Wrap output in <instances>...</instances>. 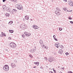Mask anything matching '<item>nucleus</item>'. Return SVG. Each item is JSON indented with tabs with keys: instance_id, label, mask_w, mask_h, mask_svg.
Returning a JSON list of instances; mask_svg holds the SVG:
<instances>
[{
	"instance_id": "nucleus-52",
	"label": "nucleus",
	"mask_w": 73,
	"mask_h": 73,
	"mask_svg": "<svg viewBox=\"0 0 73 73\" xmlns=\"http://www.w3.org/2000/svg\"><path fill=\"white\" fill-rule=\"evenodd\" d=\"M22 36L23 37H24V35H23Z\"/></svg>"
},
{
	"instance_id": "nucleus-57",
	"label": "nucleus",
	"mask_w": 73,
	"mask_h": 73,
	"mask_svg": "<svg viewBox=\"0 0 73 73\" xmlns=\"http://www.w3.org/2000/svg\"><path fill=\"white\" fill-rule=\"evenodd\" d=\"M61 68H62V69H64V67Z\"/></svg>"
},
{
	"instance_id": "nucleus-41",
	"label": "nucleus",
	"mask_w": 73,
	"mask_h": 73,
	"mask_svg": "<svg viewBox=\"0 0 73 73\" xmlns=\"http://www.w3.org/2000/svg\"><path fill=\"white\" fill-rule=\"evenodd\" d=\"M17 0H11L12 1H16Z\"/></svg>"
},
{
	"instance_id": "nucleus-15",
	"label": "nucleus",
	"mask_w": 73,
	"mask_h": 73,
	"mask_svg": "<svg viewBox=\"0 0 73 73\" xmlns=\"http://www.w3.org/2000/svg\"><path fill=\"white\" fill-rule=\"evenodd\" d=\"M9 32L10 33H13L14 31L13 30H9Z\"/></svg>"
},
{
	"instance_id": "nucleus-3",
	"label": "nucleus",
	"mask_w": 73,
	"mask_h": 73,
	"mask_svg": "<svg viewBox=\"0 0 73 73\" xmlns=\"http://www.w3.org/2000/svg\"><path fill=\"white\" fill-rule=\"evenodd\" d=\"M16 7L17 9H18L21 10L22 9L21 7H22V6L21 5H16Z\"/></svg>"
},
{
	"instance_id": "nucleus-13",
	"label": "nucleus",
	"mask_w": 73,
	"mask_h": 73,
	"mask_svg": "<svg viewBox=\"0 0 73 73\" xmlns=\"http://www.w3.org/2000/svg\"><path fill=\"white\" fill-rule=\"evenodd\" d=\"M56 11H61V10L60 9H59V8L58 7H56Z\"/></svg>"
},
{
	"instance_id": "nucleus-18",
	"label": "nucleus",
	"mask_w": 73,
	"mask_h": 73,
	"mask_svg": "<svg viewBox=\"0 0 73 73\" xmlns=\"http://www.w3.org/2000/svg\"><path fill=\"white\" fill-rule=\"evenodd\" d=\"M3 70H5V71H7L6 70H7V69H6V68H5V66H4L3 67Z\"/></svg>"
},
{
	"instance_id": "nucleus-26",
	"label": "nucleus",
	"mask_w": 73,
	"mask_h": 73,
	"mask_svg": "<svg viewBox=\"0 0 73 73\" xmlns=\"http://www.w3.org/2000/svg\"><path fill=\"white\" fill-rule=\"evenodd\" d=\"M54 40H55V41H58V39H57L56 38H54Z\"/></svg>"
},
{
	"instance_id": "nucleus-1",
	"label": "nucleus",
	"mask_w": 73,
	"mask_h": 73,
	"mask_svg": "<svg viewBox=\"0 0 73 73\" xmlns=\"http://www.w3.org/2000/svg\"><path fill=\"white\" fill-rule=\"evenodd\" d=\"M9 46H10L11 48H15L16 46V44L13 42H11L9 44Z\"/></svg>"
},
{
	"instance_id": "nucleus-64",
	"label": "nucleus",
	"mask_w": 73,
	"mask_h": 73,
	"mask_svg": "<svg viewBox=\"0 0 73 73\" xmlns=\"http://www.w3.org/2000/svg\"><path fill=\"white\" fill-rule=\"evenodd\" d=\"M15 62L16 63H17V62L16 61V62Z\"/></svg>"
},
{
	"instance_id": "nucleus-47",
	"label": "nucleus",
	"mask_w": 73,
	"mask_h": 73,
	"mask_svg": "<svg viewBox=\"0 0 73 73\" xmlns=\"http://www.w3.org/2000/svg\"><path fill=\"white\" fill-rule=\"evenodd\" d=\"M7 0H3V3H4L5 1Z\"/></svg>"
},
{
	"instance_id": "nucleus-45",
	"label": "nucleus",
	"mask_w": 73,
	"mask_h": 73,
	"mask_svg": "<svg viewBox=\"0 0 73 73\" xmlns=\"http://www.w3.org/2000/svg\"><path fill=\"white\" fill-rule=\"evenodd\" d=\"M55 46H56V47L57 48H58V45L56 46L55 45Z\"/></svg>"
},
{
	"instance_id": "nucleus-6",
	"label": "nucleus",
	"mask_w": 73,
	"mask_h": 73,
	"mask_svg": "<svg viewBox=\"0 0 73 73\" xmlns=\"http://www.w3.org/2000/svg\"><path fill=\"white\" fill-rule=\"evenodd\" d=\"M36 48H34L33 49H31V50H30V52L32 53H34L36 52Z\"/></svg>"
},
{
	"instance_id": "nucleus-17",
	"label": "nucleus",
	"mask_w": 73,
	"mask_h": 73,
	"mask_svg": "<svg viewBox=\"0 0 73 73\" xmlns=\"http://www.w3.org/2000/svg\"><path fill=\"white\" fill-rule=\"evenodd\" d=\"M22 26L23 27V29H24L25 28V25L24 24H23Z\"/></svg>"
},
{
	"instance_id": "nucleus-38",
	"label": "nucleus",
	"mask_w": 73,
	"mask_h": 73,
	"mask_svg": "<svg viewBox=\"0 0 73 73\" xmlns=\"http://www.w3.org/2000/svg\"><path fill=\"white\" fill-rule=\"evenodd\" d=\"M71 4V2L70 1H69L68 2V4H69V5H70V4Z\"/></svg>"
},
{
	"instance_id": "nucleus-11",
	"label": "nucleus",
	"mask_w": 73,
	"mask_h": 73,
	"mask_svg": "<svg viewBox=\"0 0 73 73\" xmlns=\"http://www.w3.org/2000/svg\"><path fill=\"white\" fill-rule=\"evenodd\" d=\"M5 16L6 17H9V14L8 13H6L5 14Z\"/></svg>"
},
{
	"instance_id": "nucleus-28",
	"label": "nucleus",
	"mask_w": 73,
	"mask_h": 73,
	"mask_svg": "<svg viewBox=\"0 0 73 73\" xmlns=\"http://www.w3.org/2000/svg\"><path fill=\"white\" fill-rule=\"evenodd\" d=\"M69 53L68 52H66L65 53V54H66V55L67 56V55H69Z\"/></svg>"
},
{
	"instance_id": "nucleus-21",
	"label": "nucleus",
	"mask_w": 73,
	"mask_h": 73,
	"mask_svg": "<svg viewBox=\"0 0 73 73\" xmlns=\"http://www.w3.org/2000/svg\"><path fill=\"white\" fill-rule=\"evenodd\" d=\"M43 42H42V40H40L39 41V43H40V44H42Z\"/></svg>"
},
{
	"instance_id": "nucleus-61",
	"label": "nucleus",
	"mask_w": 73,
	"mask_h": 73,
	"mask_svg": "<svg viewBox=\"0 0 73 73\" xmlns=\"http://www.w3.org/2000/svg\"><path fill=\"white\" fill-rule=\"evenodd\" d=\"M31 21H33V19H31Z\"/></svg>"
},
{
	"instance_id": "nucleus-9",
	"label": "nucleus",
	"mask_w": 73,
	"mask_h": 73,
	"mask_svg": "<svg viewBox=\"0 0 73 73\" xmlns=\"http://www.w3.org/2000/svg\"><path fill=\"white\" fill-rule=\"evenodd\" d=\"M13 12L15 13H17V10H16L15 9H13Z\"/></svg>"
},
{
	"instance_id": "nucleus-54",
	"label": "nucleus",
	"mask_w": 73,
	"mask_h": 73,
	"mask_svg": "<svg viewBox=\"0 0 73 73\" xmlns=\"http://www.w3.org/2000/svg\"><path fill=\"white\" fill-rule=\"evenodd\" d=\"M2 8H3V9L4 10V9H5V8L3 7H2Z\"/></svg>"
},
{
	"instance_id": "nucleus-58",
	"label": "nucleus",
	"mask_w": 73,
	"mask_h": 73,
	"mask_svg": "<svg viewBox=\"0 0 73 73\" xmlns=\"http://www.w3.org/2000/svg\"><path fill=\"white\" fill-rule=\"evenodd\" d=\"M46 48V49H48V48H46H46Z\"/></svg>"
},
{
	"instance_id": "nucleus-53",
	"label": "nucleus",
	"mask_w": 73,
	"mask_h": 73,
	"mask_svg": "<svg viewBox=\"0 0 73 73\" xmlns=\"http://www.w3.org/2000/svg\"><path fill=\"white\" fill-rule=\"evenodd\" d=\"M34 29H36V26H35V27H34Z\"/></svg>"
},
{
	"instance_id": "nucleus-43",
	"label": "nucleus",
	"mask_w": 73,
	"mask_h": 73,
	"mask_svg": "<svg viewBox=\"0 0 73 73\" xmlns=\"http://www.w3.org/2000/svg\"><path fill=\"white\" fill-rule=\"evenodd\" d=\"M42 46H44V44H41Z\"/></svg>"
},
{
	"instance_id": "nucleus-56",
	"label": "nucleus",
	"mask_w": 73,
	"mask_h": 73,
	"mask_svg": "<svg viewBox=\"0 0 73 73\" xmlns=\"http://www.w3.org/2000/svg\"><path fill=\"white\" fill-rule=\"evenodd\" d=\"M33 68H36V66L33 67Z\"/></svg>"
},
{
	"instance_id": "nucleus-33",
	"label": "nucleus",
	"mask_w": 73,
	"mask_h": 73,
	"mask_svg": "<svg viewBox=\"0 0 73 73\" xmlns=\"http://www.w3.org/2000/svg\"><path fill=\"white\" fill-rule=\"evenodd\" d=\"M66 12H72V10H71V11H68V10H67V11H66Z\"/></svg>"
},
{
	"instance_id": "nucleus-46",
	"label": "nucleus",
	"mask_w": 73,
	"mask_h": 73,
	"mask_svg": "<svg viewBox=\"0 0 73 73\" xmlns=\"http://www.w3.org/2000/svg\"><path fill=\"white\" fill-rule=\"evenodd\" d=\"M37 63V62H35L34 63V64H36V65Z\"/></svg>"
},
{
	"instance_id": "nucleus-30",
	"label": "nucleus",
	"mask_w": 73,
	"mask_h": 73,
	"mask_svg": "<svg viewBox=\"0 0 73 73\" xmlns=\"http://www.w3.org/2000/svg\"><path fill=\"white\" fill-rule=\"evenodd\" d=\"M68 73H73V72L71 71H68Z\"/></svg>"
},
{
	"instance_id": "nucleus-7",
	"label": "nucleus",
	"mask_w": 73,
	"mask_h": 73,
	"mask_svg": "<svg viewBox=\"0 0 73 73\" xmlns=\"http://www.w3.org/2000/svg\"><path fill=\"white\" fill-rule=\"evenodd\" d=\"M58 53L60 54H62V53H63V51L61 49H60L58 51Z\"/></svg>"
},
{
	"instance_id": "nucleus-5",
	"label": "nucleus",
	"mask_w": 73,
	"mask_h": 73,
	"mask_svg": "<svg viewBox=\"0 0 73 73\" xmlns=\"http://www.w3.org/2000/svg\"><path fill=\"white\" fill-rule=\"evenodd\" d=\"M53 61V57H49L48 58V61L50 62H52Z\"/></svg>"
},
{
	"instance_id": "nucleus-8",
	"label": "nucleus",
	"mask_w": 73,
	"mask_h": 73,
	"mask_svg": "<svg viewBox=\"0 0 73 73\" xmlns=\"http://www.w3.org/2000/svg\"><path fill=\"white\" fill-rule=\"evenodd\" d=\"M5 67H7V69L6 70V71H8V70H9V66H8V65L6 64L5 65Z\"/></svg>"
},
{
	"instance_id": "nucleus-20",
	"label": "nucleus",
	"mask_w": 73,
	"mask_h": 73,
	"mask_svg": "<svg viewBox=\"0 0 73 73\" xmlns=\"http://www.w3.org/2000/svg\"><path fill=\"white\" fill-rule=\"evenodd\" d=\"M31 35V33H28V34H27V37H29L30 36V35Z\"/></svg>"
},
{
	"instance_id": "nucleus-23",
	"label": "nucleus",
	"mask_w": 73,
	"mask_h": 73,
	"mask_svg": "<svg viewBox=\"0 0 73 73\" xmlns=\"http://www.w3.org/2000/svg\"><path fill=\"white\" fill-rule=\"evenodd\" d=\"M29 56L31 57V58H33V56L32 55L30 54Z\"/></svg>"
},
{
	"instance_id": "nucleus-32",
	"label": "nucleus",
	"mask_w": 73,
	"mask_h": 73,
	"mask_svg": "<svg viewBox=\"0 0 73 73\" xmlns=\"http://www.w3.org/2000/svg\"><path fill=\"white\" fill-rule=\"evenodd\" d=\"M44 59L45 60H46V61L48 60V59H47V58L46 57H45Z\"/></svg>"
},
{
	"instance_id": "nucleus-51",
	"label": "nucleus",
	"mask_w": 73,
	"mask_h": 73,
	"mask_svg": "<svg viewBox=\"0 0 73 73\" xmlns=\"http://www.w3.org/2000/svg\"><path fill=\"white\" fill-rule=\"evenodd\" d=\"M35 25H33V28H34L35 27Z\"/></svg>"
},
{
	"instance_id": "nucleus-40",
	"label": "nucleus",
	"mask_w": 73,
	"mask_h": 73,
	"mask_svg": "<svg viewBox=\"0 0 73 73\" xmlns=\"http://www.w3.org/2000/svg\"><path fill=\"white\" fill-rule=\"evenodd\" d=\"M5 50H6V52H8V49H6Z\"/></svg>"
},
{
	"instance_id": "nucleus-60",
	"label": "nucleus",
	"mask_w": 73,
	"mask_h": 73,
	"mask_svg": "<svg viewBox=\"0 0 73 73\" xmlns=\"http://www.w3.org/2000/svg\"><path fill=\"white\" fill-rule=\"evenodd\" d=\"M21 5V4H18L17 5Z\"/></svg>"
},
{
	"instance_id": "nucleus-10",
	"label": "nucleus",
	"mask_w": 73,
	"mask_h": 73,
	"mask_svg": "<svg viewBox=\"0 0 73 73\" xmlns=\"http://www.w3.org/2000/svg\"><path fill=\"white\" fill-rule=\"evenodd\" d=\"M11 66L12 68H14V67H15V64L13 63L11 64Z\"/></svg>"
},
{
	"instance_id": "nucleus-39",
	"label": "nucleus",
	"mask_w": 73,
	"mask_h": 73,
	"mask_svg": "<svg viewBox=\"0 0 73 73\" xmlns=\"http://www.w3.org/2000/svg\"><path fill=\"white\" fill-rule=\"evenodd\" d=\"M46 69H48V66H46Z\"/></svg>"
},
{
	"instance_id": "nucleus-16",
	"label": "nucleus",
	"mask_w": 73,
	"mask_h": 73,
	"mask_svg": "<svg viewBox=\"0 0 73 73\" xmlns=\"http://www.w3.org/2000/svg\"><path fill=\"white\" fill-rule=\"evenodd\" d=\"M1 35L5 37H6V35H5V34L3 32H1Z\"/></svg>"
},
{
	"instance_id": "nucleus-49",
	"label": "nucleus",
	"mask_w": 73,
	"mask_h": 73,
	"mask_svg": "<svg viewBox=\"0 0 73 73\" xmlns=\"http://www.w3.org/2000/svg\"><path fill=\"white\" fill-rule=\"evenodd\" d=\"M40 69H44V68L42 67H41L40 68Z\"/></svg>"
},
{
	"instance_id": "nucleus-63",
	"label": "nucleus",
	"mask_w": 73,
	"mask_h": 73,
	"mask_svg": "<svg viewBox=\"0 0 73 73\" xmlns=\"http://www.w3.org/2000/svg\"><path fill=\"white\" fill-rule=\"evenodd\" d=\"M6 69H7V67H5Z\"/></svg>"
},
{
	"instance_id": "nucleus-44",
	"label": "nucleus",
	"mask_w": 73,
	"mask_h": 73,
	"mask_svg": "<svg viewBox=\"0 0 73 73\" xmlns=\"http://www.w3.org/2000/svg\"><path fill=\"white\" fill-rule=\"evenodd\" d=\"M56 35H54L53 36V37L54 38H55L56 37Z\"/></svg>"
},
{
	"instance_id": "nucleus-37",
	"label": "nucleus",
	"mask_w": 73,
	"mask_h": 73,
	"mask_svg": "<svg viewBox=\"0 0 73 73\" xmlns=\"http://www.w3.org/2000/svg\"><path fill=\"white\" fill-rule=\"evenodd\" d=\"M36 29H38V28H39V27H38L37 26H36Z\"/></svg>"
},
{
	"instance_id": "nucleus-29",
	"label": "nucleus",
	"mask_w": 73,
	"mask_h": 73,
	"mask_svg": "<svg viewBox=\"0 0 73 73\" xmlns=\"http://www.w3.org/2000/svg\"><path fill=\"white\" fill-rule=\"evenodd\" d=\"M63 9L64 10V11H66H66H67V10H68L66 9L65 8Z\"/></svg>"
},
{
	"instance_id": "nucleus-24",
	"label": "nucleus",
	"mask_w": 73,
	"mask_h": 73,
	"mask_svg": "<svg viewBox=\"0 0 73 73\" xmlns=\"http://www.w3.org/2000/svg\"><path fill=\"white\" fill-rule=\"evenodd\" d=\"M21 28H22V29H23V24L21 25Z\"/></svg>"
},
{
	"instance_id": "nucleus-25",
	"label": "nucleus",
	"mask_w": 73,
	"mask_h": 73,
	"mask_svg": "<svg viewBox=\"0 0 73 73\" xmlns=\"http://www.w3.org/2000/svg\"><path fill=\"white\" fill-rule=\"evenodd\" d=\"M60 48H61V49H63L64 48V46L62 45H61L60 46Z\"/></svg>"
},
{
	"instance_id": "nucleus-55",
	"label": "nucleus",
	"mask_w": 73,
	"mask_h": 73,
	"mask_svg": "<svg viewBox=\"0 0 73 73\" xmlns=\"http://www.w3.org/2000/svg\"><path fill=\"white\" fill-rule=\"evenodd\" d=\"M64 1H66H66H67V0H64Z\"/></svg>"
},
{
	"instance_id": "nucleus-4",
	"label": "nucleus",
	"mask_w": 73,
	"mask_h": 73,
	"mask_svg": "<svg viewBox=\"0 0 73 73\" xmlns=\"http://www.w3.org/2000/svg\"><path fill=\"white\" fill-rule=\"evenodd\" d=\"M5 6L6 7L7 9V11L10 12H11V8H9V7H7L6 6H5Z\"/></svg>"
},
{
	"instance_id": "nucleus-19",
	"label": "nucleus",
	"mask_w": 73,
	"mask_h": 73,
	"mask_svg": "<svg viewBox=\"0 0 73 73\" xmlns=\"http://www.w3.org/2000/svg\"><path fill=\"white\" fill-rule=\"evenodd\" d=\"M25 19H26V20H29V17L27 16H25Z\"/></svg>"
},
{
	"instance_id": "nucleus-22",
	"label": "nucleus",
	"mask_w": 73,
	"mask_h": 73,
	"mask_svg": "<svg viewBox=\"0 0 73 73\" xmlns=\"http://www.w3.org/2000/svg\"><path fill=\"white\" fill-rule=\"evenodd\" d=\"M59 29L60 31H62V28H61V27H60L59 28Z\"/></svg>"
},
{
	"instance_id": "nucleus-59",
	"label": "nucleus",
	"mask_w": 73,
	"mask_h": 73,
	"mask_svg": "<svg viewBox=\"0 0 73 73\" xmlns=\"http://www.w3.org/2000/svg\"><path fill=\"white\" fill-rule=\"evenodd\" d=\"M70 2H71V3H73V1H71Z\"/></svg>"
},
{
	"instance_id": "nucleus-14",
	"label": "nucleus",
	"mask_w": 73,
	"mask_h": 73,
	"mask_svg": "<svg viewBox=\"0 0 73 73\" xmlns=\"http://www.w3.org/2000/svg\"><path fill=\"white\" fill-rule=\"evenodd\" d=\"M12 23H13V22L12 21H10L9 23V25H12Z\"/></svg>"
},
{
	"instance_id": "nucleus-12",
	"label": "nucleus",
	"mask_w": 73,
	"mask_h": 73,
	"mask_svg": "<svg viewBox=\"0 0 73 73\" xmlns=\"http://www.w3.org/2000/svg\"><path fill=\"white\" fill-rule=\"evenodd\" d=\"M24 34L25 36H27H27L28 34V33L27 32H25L24 33Z\"/></svg>"
},
{
	"instance_id": "nucleus-62",
	"label": "nucleus",
	"mask_w": 73,
	"mask_h": 73,
	"mask_svg": "<svg viewBox=\"0 0 73 73\" xmlns=\"http://www.w3.org/2000/svg\"><path fill=\"white\" fill-rule=\"evenodd\" d=\"M59 73H62V72H60Z\"/></svg>"
},
{
	"instance_id": "nucleus-34",
	"label": "nucleus",
	"mask_w": 73,
	"mask_h": 73,
	"mask_svg": "<svg viewBox=\"0 0 73 73\" xmlns=\"http://www.w3.org/2000/svg\"><path fill=\"white\" fill-rule=\"evenodd\" d=\"M70 23H71L72 24H73V22L72 21H70Z\"/></svg>"
},
{
	"instance_id": "nucleus-42",
	"label": "nucleus",
	"mask_w": 73,
	"mask_h": 73,
	"mask_svg": "<svg viewBox=\"0 0 73 73\" xmlns=\"http://www.w3.org/2000/svg\"><path fill=\"white\" fill-rule=\"evenodd\" d=\"M49 73H54L52 71H50Z\"/></svg>"
},
{
	"instance_id": "nucleus-48",
	"label": "nucleus",
	"mask_w": 73,
	"mask_h": 73,
	"mask_svg": "<svg viewBox=\"0 0 73 73\" xmlns=\"http://www.w3.org/2000/svg\"><path fill=\"white\" fill-rule=\"evenodd\" d=\"M71 5L72 6H73V2H71Z\"/></svg>"
},
{
	"instance_id": "nucleus-2",
	"label": "nucleus",
	"mask_w": 73,
	"mask_h": 73,
	"mask_svg": "<svg viewBox=\"0 0 73 73\" xmlns=\"http://www.w3.org/2000/svg\"><path fill=\"white\" fill-rule=\"evenodd\" d=\"M60 11H55V13L56 15L58 16H59L61 15V13L60 12Z\"/></svg>"
},
{
	"instance_id": "nucleus-31",
	"label": "nucleus",
	"mask_w": 73,
	"mask_h": 73,
	"mask_svg": "<svg viewBox=\"0 0 73 73\" xmlns=\"http://www.w3.org/2000/svg\"><path fill=\"white\" fill-rule=\"evenodd\" d=\"M53 70L54 72V73H56V70L53 69Z\"/></svg>"
},
{
	"instance_id": "nucleus-35",
	"label": "nucleus",
	"mask_w": 73,
	"mask_h": 73,
	"mask_svg": "<svg viewBox=\"0 0 73 73\" xmlns=\"http://www.w3.org/2000/svg\"><path fill=\"white\" fill-rule=\"evenodd\" d=\"M58 43H57L56 44H55V45H57V46H58Z\"/></svg>"
},
{
	"instance_id": "nucleus-36",
	"label": "nucleus",
	"mask_w": 73,
	"mask_h": 73,
	"mask_svg": "<svg viewBox=\"0 0 73 73\" xmlns=\"http://www.w3.org/2000/svg\"><path fill=\"white\" fill-rule=\"evenodd\" d=\"M38 65H39V62H37L36 64L37 66H38Z\"/></svg>"
},
{
	"instance_id": "nucleus-27",
	"label": "nucleus",
	"mask_w": 73,
	"mask_h": 73,
	"mask_svg": "<svg viewBox=\"0 0 73 73\" xmlns=\"http://www.w3.org/2000/svg\"><path fill=\"white\" fill-rule=\"evenodd\" d=\"M68 19H69V20H72V17H68Z\"/></svg>"
},
{
	"instance_id": "nucleus-50",
	"label": "nucleus",
	"mask_w": 73,
	"mask_h": 73,
	"mask_svg": "<svg viewBox=\"0 0 73 73\" xmlns=\"http://www.w3.org/2000/svg\"><path fill=\"white\" fill-rule=\"evenodd\" d=\"M46 46H45V45H44V46H43V48L44 49V48H46Z\"/></svg>"
}]
</instances>
